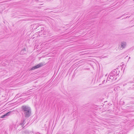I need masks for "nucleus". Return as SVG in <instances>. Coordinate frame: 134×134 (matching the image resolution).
Masks as SVG:
<instances>
[{"mask_svg":"<svg viewBox=\"0 0 134 134\" xmlns=\"http://www.w3.org/2000/svg\"><path fill=\"white\" fill-rule=\"evenodd\" d=\"M117 74L114 71H112L109 74L107 78V81H112L116 80Z\"/></svg>","mask_w":134,"mask_h":134,"instance_id":"1","label":"nucleus"},{"mask_svg":"<svg viewBox=\"0 0 134 134\" xmlns=\"http://www.w3.org/2000/svg\"><path fill=\"white\" fill-rule=\"evenodd\" d=\"M22 108L23 111L25 112L26 116H28L31 113V111L29 108L27 107L24 106H23Z\"/></svg>","mask_w":134,"mask_h":134,"instance_id":"2","label":"nucleus"},{"mask_svg":"<svg viewBox=\"0 0 134 134\" xmlns=\"http://www.w3.org/2000/svg\"><path fill=\"white\" fill-rule=\"evenodd\" d=\"M126 42L122 41L121 42L120 44L119 45L118 48L120 50H122L126 47Z\"/></svg>","mask_w":134,"mask_h":134,"instance_id":"3","label":"nucleus"},{"mask_svg":"<svg viewBox=\"0 0 134 134\" xmlns=\"http://www.w3.org/2000/svg\"><path fill=\"white\" fill-rule=\"evenodd\" d=\"M43 64L42 63H40L34 66V69L39 68V67L42 66Z\"/></svg>","mask_w":134,"mask_h":134,"instance_id":"4","label":"nucleus"},{"mask_svg":"<svg viewBox=\"0 0 134 134\" xmlns=\"http://www.w3.org/2000/svg\"><path fill=\"white\" fill-rule=\"evenodd\" d=\"M10 112H11V111H10L7 113H6L5 114H4V115H3L1 117V118H3L4 116L7 115L8 114V113H10Z\"/></svg>","mask_w":134,"mask_h":134,"instance_id":"5","label":"nucleus"},{"mask_svg":"<svg viewBox=\"0 0 134 134\" xmlns=\"http://www.w3.org/2000/svg\"><path fill=\"white\" fill-rule=\"evenodd\" d=\"M40 1L41 2H44V1H46V0H40Z\"/></svg>","mask_w":134,"mask_h":134,"instance_id":"6","label":"nucleus"},{"mask_svg":"<svg viewBox=\"0 0 134 134\" xmlns=\"http://www.w3.org/2000/svg\"><path fill=\"white\" fill-rule=\"evenodd\" d=\"M36 1H38L39 0H35Z\"/></svg>","mask_w":134,"mask_h":134,"instance_id":"7","label":"nucleus"}]
</instances>
